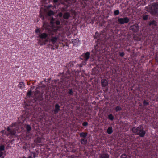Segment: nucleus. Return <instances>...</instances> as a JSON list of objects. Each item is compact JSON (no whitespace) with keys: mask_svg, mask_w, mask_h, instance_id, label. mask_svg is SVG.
I'll use <instances>...</instances> for the list:
<instances>
[{"mask_svg":"<svg viewBox=\"0 0 158 158\" xmlns=\"http://www.w3.org/2000/svg\"><path fill=\"white\" fill-rule=\"evenodd\" d=\"M19 123H13L11 125L7 127V131L8 133L7 136L9 138L16 137L17 134L19 132Z\"/></svg>","mask_w":158,"mask_h":158,"instance_id":"1","label":"nucleus"},{"mask_svg":"<svg viewBox=\"0 0 158 158\" xmlns=\"http://www.w3.org/2000/svg\"><path fill=\"white\" fill-rule=\"evenodd\" d=\"M48 34L46 33H40L38 34V38H39V42L41 45H44L46 42L48 41L47 38L48 37Z\"/></svg>","mask_w":158,"mask_h":158,"instance_id":"2","label":"nucleus"},{"mask_svg":"<svg viewBox=\"0 0 158 158\" xmlns=\"http://www.w3.org/2000/svg\"><path fill=\"white\" fill-rule=\"evenodd\" d=\"M132 130L133 133L139 135L141 137H143L145 134V131L141 127H133Z\"/></svg>","mask_w":158,"mask_h":158,"instance_id":"3","label":"nucleus"},{"mask_svg":"<svg viewBox=\"0 0 158 158\" xmlns=\"http://www.w3.org/2000/svg\"><path fill=\"white\" fill-rule=\"evenodd\" d=\"M48 29V32L49 34L52 35H53L56 34L57 31H59V28L58 26L52 27L47 28Z\"/></svg>","mask_w":158,"mask_h":158,"instance_id":"4","label":"nucleus"},{"mask_svg":"<svg viewBox=\"0 0 158 158\" xmlns=\"http://www.w3.org/2000/svg\"><path fill=\"white\" fill-rule=\"evenodd\" d=\"M118 21L120 24H124L127 23L129 21V19L127 17L124 18H119L118 19Z\"/></svg>","mask_w":158,"mask_h":158,"instance_id":"5","label":"nucleus"},{"mask_svg":"<svg viewBox=\"0 0 158 158\" xmlns=\"http://www.w3.org/2000/svg\"><path fill=\"white\" fill-rule=\"evenodd\" d=\"M90 56V53L89 52H86L85 54H83L81 57V59L82 60L87 61L89 59Z\"/></svg>","mask_w":158,"mask_h":158,"instance_id":"6","label":"nucleus"},{"mask_svg":"<svg viewBox=\"0 0 158 158\" xmlns=\"http://www.w3.org/2000/svg\"><path fill=\"white\" fill-rule=\"evenodd\" d=\"M158 7V5H157L156 4H154L153 5H152V8H154V11L153 12V14H158V10L157 9V7Z\"/></svg>","mask_w":158,"mask_h":158,"instance_id":"7","label":"nucleus"},{"mask_svg":"<svg viewBox=\"0 0 158 158\" xmlns=\"http://www.w3.org/2000/svg\"><path fill=\"white\" fill-rule=\"evenodd\" d=\"M132 29L134 32H137L139 29V27L138 24H136L132 27Z\"/></svg>","mask_w":158,"mask_h":158,"instance_id":"8","label":"nucleus"},{"mask_svg":"<svg viewBox=\"0 0 158 158\" xmlns=\"http://www.w3.org/2000/svg\"><path fill=\"white\" fill-rule=\"evenodd\" d=\"M101 83L102 86L103 87L106 86L108 84L107 80L105 79H102L101 81Z\"/></svg>","mask_w":158,"mask_h":158,"instance_id":"9","label":"nucleus"},{"mask_svg":"<svg viewBox=\"0 0 158 158\" xmlns=\"http://www.w3.org/2000/svg\"><path fill=\"white\" fill-rule=\"evenodd\" d=\"M18 87L21 89H22L25 88V84L23 82H20L18 85Z\"/></svg>","mask_w":158,"mask_h":158,"instance_id":"10","label":"nucleus"},{"mask_svg":"<svg viewBox=\"0 0 158 158\" xmlns=\"http://www.w3.org/2000/svg\"><path fill=\"white\" fill-rule=\"evenodd\" d=\"M58 37H52L51 39V41L53 44H55L58 40Z\"/></svg>","mask_w":158,"mask_h":158,"instance_id":"11","label":"nucleus"},{"mask_svg":"<svg viewBox=\"0 0 158 158\" xmlns=\"http://www.w3.org/2000/svg\"><path fill=\"white\" fill-rule=\"evenodd\" d=\"M70 16V14L68 12L64 13L63 15V18L64 19H67Z\"/></svg>","mask_w":158,"mask_h":158,"instance_id":"12","label":"nucleus"},{"mask_svg":"<svg viewBox=\"0 0 158 158\" xmlns=\"http://www.w3.org/2000/svg\"><path fill=\"white\" fill-rule=\"evenodd\" d=\"M60 110V106L58 104H56L55 106V109L54 110V112L56 113L58 112Z\"/></svg>","mask_w":158,"mask_h":158,"instance_id":"13","label":"nucleus"},{"mask_svg":"<svg viewBox=\"0 0 158 158\" xmlns=\"http://www.w3.org/2000/svg\"><path fill=\"white\" fill-rule=\"evenodd\" d=\"M109 156L107 154H103L100 155V158H109Z\"/></svg>","mask_w":158,"mask_h":158,"instance_id":"14","label":"nucleus"},{"mask_svg":"<svg viewBox=\"0 0 158 158\" xmlns=\"http://www.w3.org/2000/svg\"><path fill=\"white\" fill-rule=\"evenodd\" d=\"M113 132L112 128L111 127H109L107 130V132L108 134H111Z\"/></svg>","mask_w":158,"mask_h":158,"instance_id":"15","label":"nucleus"},{"mask_svg":"<svg viewBox=\"0 0 158 158\" xmlns=\"http://www.w3.org/2000/svg\"><path fill=\"white\" fill-rule=\"evenodd\" d=\"M80 136L81 137L85 138L87 135V134L85 133L82 132L80 134Z\"/></svg>","mask_w":158,"mask_h":158,"instance_id":"16","label":"nucleus"},{"mask_svg":"<svg viewBox=\"0 0 158 158\" xmlns=\"http://www.w3.org/2000/svg\"><path fill=\"white\" fill-rule=\"evenodd\" d=\"M81 143L83 144H86L87 143V140L86 138H83L81 140Z\"/></svg>","mask_w":158,"mask_h":158,"instance_id":"17","label":"nucleus"},{"mask_svg":"<svg viewBox=\"0 0 158 158\" xmlns=\"http://www.w3.org/2000/svg\"><path fill=\"white\" fill-rule=\"evenodd\" d=\"M108 118L110 120H113L114 119V117L112 114H110L108 116Z\"/></svg>","mask_w":158,"mask_h":158,"instance_id":"18","label":"nucleus"},{"mask_svg":"<svg viewBox=\"0 0 158 158\" xmlns=\"http://www.w3.org/2000/svg\"><path fill=\"white\" fill-rule=\"evenodd\" d=\"M5 149V146L3 145H1L0 146V151L2 152Z\"/></svg>","mask_w":158,"mask_h":158,"instance_id":"19","label":"nucleus"},{"mask_svg":"<svg viewBox=\"0 0 158 158\" xmlns=\"http://www.w3.org/2000/svg\"><path fill=\"white\" fill-rule=\"evenodd\" d=\"M26 128L27 131H29L31 130V127L29 125H27L26 126Z\"/></svg>","mask_w":158,"mask_h":158,"instance_id":"20","label":"nucleus"},{"mask_svg":"<svg viewBox=\"0 0 158 158\" xmlns=\"http://www.w3.org/2000/svg\"><path fill=\"white\" fill-rule=\"evenodd\" d=\"M116 111L117 112L120 111L121 110V108L119 106H117L115 108Z\"/></svg>","mask_w":158,"mask_h":158,"instance_id":"21","label":"nucleus"},{"mask_svg":"<svg viewBox=\"0 0 158 158\" xmlns=\"http://www.w3.org/2000/svg\"><path fill=\"white\" fill-rule=\"evenodd\" d=\"M121 158H127V156L126 154H123L121 156Z\"/></svg>","mask_w":158,"mask_h":158,"instance_id":"22","label":"nucleus"},{"mask_svg":"<svg viewBox=\"0 0 158 158\" xmlns=\"http://www.w3.org/2000/svg\"><path fill=\"white\" fill-rule=\"evenodd\" d=\"M119 13V12L118 10H116L114 11V14L116 15H118Z\"/></svg>","mask_w":158,"mask_h":158,"instance_id":"23","label":"nucleus"},{"mask_svg":"<svg viewBox=\"0 0 158 158\" xmlns=\"http://www.w3.org/2000/svg\"><path fill=\"white\" fill-rule=\"evenodd\" d=\"M148 16L147 15H144L143 17V19L144 20H147L148 19Z\"/></svg>","mask_w":158,"mask_h":158,"instance_id":"24","label":"nucleus"},{"mask_svg":"<svg viewBox=\"0 0 158 158\" xmlns=\"http://www.w3.org/2000/svg\"><path fill=\"white\" fill-rule=\"evenodd\" d=\"M54 13L52 11H50L48 13V15H53Z\"/></svg>","mask_w":158,"mask_h":158,"instance_id":"25","label":"nucleus"},{"mask_svg":"<svg viewBox=\"0 0 158 158\" xmlns=\"http://www.w3.org/2000/svg\"><path fill=\"white\" fill-rule=\"evenodd\" d=\"M40 30L39 29H37L35 30V32L38 35L40 33Z\"/></svg>","mask_w":158,"mask_h":158,"instance_id":"26","label":"nucleus"},{"mask_svg":"<svg viewBox=\"0 0 158 158\" xmlns=\"http://www.w3.org/2000/svg\"><path fill=\"white\" fill-rule=\"evenodd\" d=\"M152 24H154L155 25H156V22L154 21L151 22L149 24V25H152Z\"/></svg>","mask_w":158,"mask_h":158,"instance_id":"27","label":"nucleus"},{"mask_svg":"<svg viewBox=\"0 0 158 158\" xmlns=\"http://www.w3.org/2000/svg\"><path fill=\"white\" fill-rule=\"evenodd\" d=\"M31 91H29L27 93V95L28 96H30L31 95Z\"/></svg>","mask_w":158,"mask_h":158,"instance_id":"28","label":"nucleus"},{"mask_svg":"<svg viewBox=\"0 0 158 158\" xmlns=\"http://www.w3.org/2000/svg\"><path fill=\"white\" fill-rule=\"evenodd\" d=\"M79 40L78 39H77L75 40H74L73 41V42L74 43H75L76 42H77V43H78V42H79Z\"/></svg>","mask_w":158,"mask_h":158,"instance_id":"29","label":"nucleus"},{"mask_svg":"<svg viewBox=\"0 0 158 158\" xmlns=\"http://www.w3.org/2000/svg\"><path fill=\"white\" fill-rule=\"evenodd\" d=\"M58 15L60 17H61L63 15V14L62 13L60 12L58 13Z\"/></svg>","mask_w":158,"mask_h":158,"instance_id":"30","label":"nucleus"},{"mask_svg":"<svg viewBox=\"0 0 158 158\" xmlns=\"http://www.w3.org/2000/svg\"><path fill=\"white\" fill-rule=\"evenodd\" d=\"M88 125V123L86 122H84L83 123V126H86Z\"/></svg>","mask_w":158,"mask_h":158,"instance_id":"31","label":"nucleus"},{"mask_svg":"<svg viewBox=\"0 0 158 158\" xmlns=\"http://www.w3.org/2000/svg\"><path fill=\"white\" fill-rule=\"evenodd\" d=\"M155 59L156 61L158 62V54L156 55V56L155 57Z\"/></svg>","mask_w":158,"mask_h":158,"instance_id":"32","label":"nucleus"},{"mask_svg":"<svg viewBox=\"0 0 158 158\" xmlns=\"http://www.w3.org/2000/svg\"><path fill=\"white\" fill-rule=\"evenodd\" d=\"M56 25H59L60 24V22L58 20L56 21Z\"/></svg>","mask_w":158,"mask_h":158,"instance_id":"33","label":"nucleus"},{"mask_svg":"<svg viewBox=\"0 0 158 158\" xmlns=\"http://www.w3.org/2000/svg\"><path fill=\"white\" fill-rule=\"evenodd\" d=\"M143 103L144 105H147L148 104V102H147L146 101H144V102H143Z\"/></svg>","mask_w":158,"mask_h":158,"instance_id":"34","label":"nucleus"},{"mask_svg":"<svg viewBox=\"0 0 158 158\" xmlns=\"http://www.w3.org/2000/svg\"><path fill=\"white\" fill-rule=\"evenodd\" d=\"M3 153L2 152L0 151V157L3 155Z\"/></svg>","mask_w":158,"mask_h":158,"instance_id":"35","label":"nucleus"},{"mask_svg":"<svg viewBox=\"0 0 158 158\" xmlns=\"http://www.w3.org/2000/svg\"><path fill=\"white\" fill-rule=\"evenodd\" d=\"M120 55L121 56H124V53L123 52H121L120 54Z\"/></svg>","mask_w":158,"mask_h":158,"instance_id":"36","label":"nucleus"},{"mask_svg":"<svg viewBox=\"0 0 158 158\" xmlns=\"http://www.w3.org/2000/svg\"><path fill=\"white\" fill-rule=\"evenodd\" d=\"M69 93V94H71V95L72 94V93H73V92H72V90H70Z\"/></svg>","mask_w":158,"mask_h":158,"instance_id":"37","label":"nucleus"},{"mask_svg":"<svg viewBox=\"0 0 158 158\" xmlns=\"http://www.w3.org/2000/svg\"><path fill=\"white\" fill-rule=\"evenodd\" d=\"M5 131L4 130H2V134H3L5 133Z\"/></svg>","mask_w":158,"mask_h":158,"instance_id":"38","label":"nucleus"},{"mask_svg":"<svg viewBox=\"0 0 158 158\" xmlns=\"http://www.w3.org/2000/svg\"><path fill=\"white\" fill-rule=\"evenodd\" d=\"M54 2H58V0H53Z\"/></svg>","mask_w":158,"mask_h":158,"instance_id":"39","label":"nucleus"},{"mask_svg":"<svg viewBox=\"0 0 158 158\" xmlns=\"http://www.w3.org/2000/svg\"><path fill=\"white\" fill-rule=\"evenodd\" d=\"M55 46H56V47H55V48H58V45H56H56H55Z\"/></svg>","mask_w":158,"mask_h":158,"instance_id":"40","label":"nucleus"},{"mask_svg":"<svg viewBox=\"0 0 158 158\" xmlns=\"http://www.w3.org/2000/svg\"><path fill=\"white\" fill-rule=\"evenodd\" d=\"M23 158H26L25 157H23ZM28 158H32V157L31 156H29L28 157Z\"/></svg>","mask_w":158,"mask_h":158,"instance_id":"41","label":"nucleus"},{"mask_svg":"<svg viewBox=\"0 0 158 158\" xmlns=\"http://www.w3.org/2000/svg\"><path fill=\"white\" fill-rule=\"evenodd\" d=\"M51 49H52V50H54V48H51Z\"/></svg>","mask_w":158,"mask_h":158,"instance_id":"42","label":"nucleus"}]
</instances>
